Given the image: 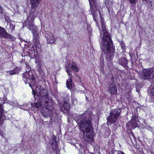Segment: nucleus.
Wrapping results in <instances>:
<instances>
[{"label":"nucleus","instance_id":"12","mask_svg":"<svg viewBox=\"0 0 154 154\" xmlns=\"http://www.w3.org/2000/svg\"><path fill=\"white\" fill-rule=\"evenodd\" d=\"M119 63L123 66H125L128 63L127 59L124 58L119 59L118 61Z\"/></svg>","mask_w":154,"mask_h":154},{"label":"nucleus","instance_id":"6","mask_svg":"<svg viewBox=\"0 0 154 154\" xmlns=\"http://www.w3.org/2000/svg\"><path fill=\"white\" fill-rule=\"evenodd\" d=\"M121 111V109L119 108H117L111 111L110 115L107 118V124L109 125L110 123H113L115 122L119 116Z\"/></svg>","mask_w":154,"mask_h":154},{"label":"nucleus","instance_id":"2","mask_svg":"<svg viewBox=\"0 0 154 154\" xmlns=\"http://www.w3.org/2000/svg\"><path fill=\"white\" fill-rule=\"evenodd\" d=\"M94 115L90 111H85L76 118L79 128L83 133L84 140L89 143L93 140V132L92 121Z\"/></svg>","mask_w":154,"mask_h":154},{"label":"nucleus","instance_id":"14","mask_svg":"<svg viewBox=\"0 0 154 154\" xmlns=\"http://www.w3.org/2000/svg\"><path fill=\"white\" fill-rule=\"evenodd\" d=\"M72 82V79L70 78L67 80L66 82L67 87L69 89L72 88L73 87Z\"/></svg>","mask_w":154,"mask_h":154},{"label":"nucleus","instance_id":"23","mask_svg":"<svg viewBox=\"0 0 154 154\" xmlns=\"http://www.w3.org/2000/svg\"><path fill=\"white\" fill-rule=\"evenodd\" d=\"M121 48L122 49H125V45L123 42H121L120 43Z\"/></svg>","mask_w":154,"mask_h":154},{"label":"nucleus","instance_id":"27","mask_svg":"<svg viewBox=\"0 0 154 154\" xmlns=\"http://www.w3.org/2000/svg\"><path fill=\"white\" fill-rule=\"evenodd\" d=\"M4 102L5 103H9V104H10V103H11V101H7V100H5V101H4Z\"/></svg>","mask_w":154,"mask_h":154},{"label":"nucleus","instance_id":"25","mask_svg":"<svg viewBox=\"0 0 154 154\" xmlns=\"http://www.w3.org/2000/svg\"><path fill=\"white\" fill-rule=\"evenodd\" d=\"M42 114L45 117H46L48 116V114L44 112H42Z\"/></svg>","mask_w":154,"mask_h":154},{"label":"nucleus","instance_id":"19","mask_svg":"<svg viewBox=\"0 0 154 154\" xmlns=\"http://www.w3.org/2000/svg\"><path fill=\"white\" fill-rule=\"evenodd\" d=\"M5 38H9L12 40L13 37L11 35L9 34L7 32V34H6V37Z\"/></svg>","mask_w":154,"mask_h":154},{"label":"nucleus","instance_id":"32","mask_svg":"<svg viewBox=\"0 0 154 154\" xmlns=\"http://www.w3.org/2000/svg\"><path fill=\"white\" fill-rule=\"evenodd\" d=\"M143 1H147V0H143Z\"/></svg>","mask_w":154,"mask_h":154},{"label":"nucleus","instance_id":"21","mask_svg":"<svg viewBox=\"0 0 154 154\" xmlns=\"http://www.w3.org/2000/svg\"><path fill=\"white\" fill-rule=\"evenodd\" d=\"M26 70L28 71H31V67L28 64L26 63Z\"/></svg>","mask_w":154,"mask_h":154},{"label":"nucleus","instance_id":"4","mask_svg":"<svg viewBox=\"0 0 154 154\" xmlns=\"http://www.w3.org/2000/svg\"><path fill=\"white\" fill-rule=\"evenodd\" d=\"M41 1V0H30L31 8L29 11V16L27 18V20H34L37 15V12L36 11L37 7Z\"/></svg>","mask_w":154,"mask_h":154},{"label":"nucleus","instance_id":"1","mask_svg":"<svg viewBox=\"0 0 154 154\" xmlns=\"http://www.w3.org/2000/svg\"><path fill=\"white\" fill-rule=\"evenodd\" d=\"M93 18L99 30L101 38L103 35L102 39L101 41L100 48L102 51L106 54L107 60L110 61L113 58V51L115 48L113 47L112 42L109 34L108 32V30L106 28L103 18L102 16H100L101 28L97 23L95 17H93Z\"/></svg>","mask_w":154,"mask_h":154},{"label":"nucleus","instance_id":"29","mask_svg":"<svg viewBox=\"0 0 154 154\" xmlns=\"http://www.w3.org/2000/svg\"><path fill=\"white\" fill-rule=\"evenodd\" d=\"M54 143H52L51 145H52L53 144H54V147L56 148V145L55 144H56V142L54 140Z\"/></svg>","mask_w":154,"mask_h":154},{"label":"nucleus","instance_id":"11","mask_svg":"<svg viewBox=\"0 0 154 154\" xmlns=\"http://www.w3.org/2000/svg\"><path fill=\"white\" fill-rule=\"evenodd\" d=\"M7 32L4 28L0 26V37L2 38H5Z\"/></svg>","mask_w":154,"mask_h":154},{"label":"nucleus","instance_id":"15","mask_svg":"<svg viewBox=\"0 0 154 154\" xmlns=\"http://www.w3.org/2000/svg\"><path fill=\"white\" fill-rule=\"evenodd\" d=\"M54 35H52L48 38L47 40L49 43L54 44L55 39L54 38Z\"/></svg>","mask_w":154,"mask_h":154},{"label":"nucleus","instance_id":"3","mask_svg":"<svg viewBox=\"0 0 154 154\" xmlns=\"http://www.w3.org/2000/svg\"><path fill=\"white\" fill-rule=\"evenodd\" d=\"M34 20H27L26 19V21L23 23V26H26L29 29L32 31V33L33 34L32 41L35 46H40L39 36L37 32V29L36 26L33 24V21Z\"/></svg>","mask_w":154,"mask_h":154},{"label":"nucleus","instance_id":"24","mask_svg":"<svg viewBox=\"0 0 154 154\" xmlns=\"http://www.w3.org/2000/svg\"><path fill=\"white\" fill-rule=\"evenodd\" d=\"M136 1L137 0H129L130 3L131 4H135Z\"/></svg>","mask_w":154,"mask_h":154},{"label":"nucleus","instance_id":"33","mask_svg":"<svg viewBox=\"0 0 154 154\" xmlns=\"http://www.w3.org/2000/svg\"><path fill=\"white\" fill-rule=\"evenodd\" d=\"M150 101L152 102H153V101L151 100H150Z\"/></svg>","mask_w":154,"mask_h":154},{"label":"nucleus","instance_id":"17","mask_svg":"<svg viewBox=\"0 0 154 154\" xmlns=\"http://www.w3.org/2000/svg\"><path fill=\"white\" fill-rule=\"evenodd\" d=\"M71 99L72 102L73 104L75 105L77 104L78 103L77 100L75 97L74 96L72 95Z\"/></svg>","mask_w":154,"mask_h":154},{"label":"nucleus","instance_id":"10","mask_svg":"<svg viewBox=\"0 0 154 154\" xmlns=\"http://www.w3.org/2000/svg\"><path fill=\"white\" fill-rule=\"evenodd\" d=\"M108 88L111 94H116L117 89L115 83L109 84Z\"/></svg>","mask_w":154,"mask_h":154},{"label":"nucleus","instance_id":"30","mask_svg":"<svg viewBox=\"0 0 154 154\" xmlns=\"http://www.w3.org/2000/svg\"><path fill=\"white\" fill-rule=\"evenodd\" d=\"M87 29H88V30H89L90 32H91V29L90 28H87Z\"/></svg>","mask_w":154,"mask_h":154},{"label":"nucleus","instance_id":"20","mask_svg":"<svg viewBox=\"0 0 154 154\" xmlns=\"http://www.w3.org/2000/svg\"><path fill=\"white\" fill-rule=\"evenodd\" d=\"M15 74L13 72V70L11 71H8L7 72V75H13L14 74Z\"/></svg>","mask_w":154,"mask_h":154},{"label":"nucleus","instance_id":"31","mask_svg":"<svg viewBox=\"0 0 154 154\" xmlns=\"http://www.w3.org/2000/svg\"><path fill=\"white\" fill-rule=\"evenodd\" d=\"M121 154H125L124 153V152H122L121 153Z\"/></svg>","mask_w":154,"mask_h":154},{"label":"nucleus","instance_id":"9","mask_svg":"<svg viewBox=\"0 0 154 154\" xmlns=\"http://www.w3.org/2000/svg\"><path fill=\"white\" fill-rule=\"evenodd\" d=\"M66 71L69 75H71L72 74L71 69L75 72H78L79 71V69L76 64L74 63L73 62L70 61H67L66 63Z\"/></svg>","mask_w":154,"mask_h":154},{"label":"nucleus","instance_id":"26","mask_svg":"<svg viewBox=\"0 0 154 154\" xmlns=\"http://www.w3.org/2000/svg\"><path fill=\"white\" fill-rule=\"evenodd\" d=\"M17 102H16L15 103L14 102L12 101V103H10V104L12 105H17Z\"/></svg>","mask_w":154,"mask_h":154},{"label":"nucleus","instance_id":"7","mask_svg":"<svg viewBox=\"0 0 154 154\" xmlns=\"http://www.w3.org/2000/svg\"><path fill=\"white\" fill-rule=\"evenodd\" d=\"M37 95L40 97L39 99L41 101V104H44V103H45L44 105H47L48 104L49 99L48 93L46 90L43 89H40L39 93H38Z\"/></svg>","mask_w":154,"mask_h":154},{"label":"nucleus","instance_id":"8","mask_svg":"<svg viewBox=\"0 0 154 154\" xmlns=\"http://www.w3.org/2000/svg\"><path fill=\"white\" fill-rule=\"evenodd\" d=\"M154 77V71L152 69H146L143 71V73L140 75V77L143 80L147 79L150 80Z\"/></svg>","mask_w":154,"mask_h":154},{"label":"nucleus","instance_id":"13","mask_svg":"<svg viewBox=\"0 0 154 154\" xmlns=\"http://www.w3.org/2000/svg\"><path fill=\"white\" fill-rule=\"evenodd\" d=\"M15 28V26L11 23L8 24L6 27V29L10 32H13Z\"/></svg>","mask_w":154,"mask_h":154},{"label":"nucleus","instance_id":"5","mask_svg":"<svg viewBox=\"0 0 154 154\" xmlns=\"http://www.w3.org/2000/svg\"><path fill=\"white\" fill-rule=\"evenodd\" d=\"M23 80L27 84L29 83V86L32 89L33 86L35 85L36 81L35 78V75L33 74L32 72L28 71L26 70V72L23 74Z\"/></svg>","mask_w":154,"mask_h":154},{"label":"nucleus","instance_id":"22","mask_svg":"<svg viewBox=\"0 0 154 154\" xmlns=\"http://www.w3.org/2000/svg\"><path fill=\"white\" fill-rule=\"evenodd\" d=\"M13 70V72H14L15 74L18 73L19 72V69L17 68H14Z\"/></svg>","mask_w":154,"mask_h":154},{"label":"nucleus","instance_id":"18","mask_svg":"<svg viewBox=\"0 0 154 154\" xmlns=\"http://www.w3.org/2000/svg\"><path fill=\"white\" fill-rule=\"evenodd\" d=\"M64 109L67 111H69L70 109V106L67 103H65L63 105Z\"/></svg>","mask_w":154,"mask_h":154},{"label":"nucleus","instance_id":"16","mask_svg":"<svg viewBox=\"0 0 154 154\" xmlns=\"http://www.w3.org/2000/svg\"><path fill=\"white\" fill-rule=\"evenodd\" d=\"M41 102V100H39V102H38L37 103H36L35 104V106L37 107V108H39L40 107V106H42V107L44 108H48L47 106H48V104H47V105H44V104H40V102ZM45 103H44V104H45Z\"/></svg>","mask_w":154,"mask_h":154},{"label":"nucleus","instance_id":"28","mask_svg":"<svg viewBox=\"0 0 154 154\" xmlns=\"http://www.w3.org/2000/svg\"><path fill=\"white\" fill-rule=\"evenodd\" d=\"M151 92L152 95L154 96V87L152 88Z\"/></svg>","mask_w":154,"mask_h":154}]
</instances>
